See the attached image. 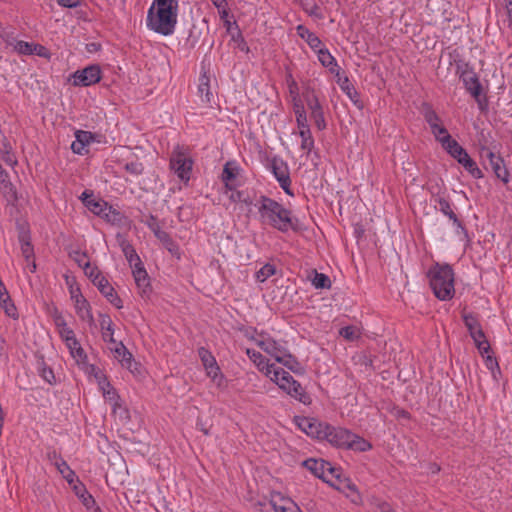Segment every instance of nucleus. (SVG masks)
<instances>
[{"mask_svg":"<svg viewBox=\"0 0 512 512\" xmlns=\"http://www.w3.org/2000/svg\"><path fill=\"white\" fill-rule=\"evenodd\" d=\"M246 355L257 369L269 378L271 382L275 383L279 389L304 405L311 404L312 399L310 395L306 393L301 384L289 372L275 363H270L263 354L253 348H247Z\"/></svg>","mask_w":512,"mask_h":512,"instance_id":"f257e3e1","label":"nucleus"},{"mask_svg":"<svg viewBox=\"0 0 512 512\" xmlns=\"http://www.w3.org/2000/svg\"><path fill=\"white\" fill-rule=\"evenodd\" d=\"M254 209L261 224L271 226L282 233L290 229L295 230L292 212L278 201L260 195L255 199Z\"/></svg>","mask_w":512,"mask_h":512,"instance_id":"f03ea898","label":"nucleus"},{"mask_svg":"<svg viewBox=\"0 0 512 512\" xmlns=\"http://www.w3.org/2000/svg\"><path fill=\"white\" fill-rule=\"evenodd\" d=\"M178 8V0H153L147 11V28L163 36L172 35L177 25Z\"/></svg>","mask_w":512,"mask_h":512,"instance_id":"7ed1b4c3","label":"nucleus"},{"mask_svg":"<svg viewBox=\"0 0 512 512\" xmlns=\"http://www.w3.org/2000/svg\"><path fill=\"white\" fill-rule=\"evenodd\" d=\"M430 287L441 301H449L455 295V274L449 264L435 263L428 272Z\"/></svg>","mask_w":512,"mask_h":512,"instance_id":"20e7f679","label":"nucleus"},{"mask_svg":"<svg viewBox=\"0 0 512 512\" xmlns=\"http://www.w3.org/2000/svg\"><path fill=\"white\" fill-rule=\"evenodd\" d=\"M322 440H326L332 446L357 452H366L372 448L370 442L359 435L354 434L344 427H336L328 423Z\"/></svg>","mask_w":512,"mask_h":512,"instance_id":"39448f33","label":"nucleus"},{"mask_svg":"<svg viewBox=\"0 0 512 512\" xmlns=\"http://www.w3.org/2000/svg\"><path fill=\"white\" fill-rule=\"evenodd\" d=\"M303 466L309 470L314 476L322 479L331 486L340 489V485L345 479L339 469L335 468L330 462L323 459L309 458L303 461Z\"/></svg>","mask_w":512,"mask_h":512,"instance_id":"423d86ee","label":"nucleus"},{"mask_svg":"<svg viewBox=\"0 0 512 512\" xmlns=\"http://www.w3.org/2000/svg\"><path fill=\"white\" fill-rule=\"evenodd\" d=\"M194 161L190 154L183 148L177 146L170 158V168L184 184L191 178Z\"/></svg>","mask_w":512,"mask_h":512,"instance_id":"0eeeda50","label":"nucleus"},{"mask_svg":"<svg viewBox=\"0 0 512 512\" xmlns=\"http://www.w3.org/2000/svg\"><path fill=\"white\" fill-rule=\"evenodd\" d=\"M102 79V71L98 64H91L83 69L73 72L68 81L74 87H89L99 83Z\"/></svg>","mask_w":512,"mask_h":512,"instance_id":"6e6552de","label":"nucleus"},{"mask_svg":"<svg viewBox=\"0 0 512 512\" xmlns=\"http://www.w3.org/2000/svg\"><path fill=\"white\" fill-rule=\"evenodd\" d=\"M463 321L479 353L484 356L486 353L490 352V344L476 317L471 314H465L463 316Z\"/></svg>","mask_w":512,"mask_h":512,"instance_id":"1a4fd4ad","label":"nucleus"},{"mask_svg":"<svg viewBox=\"0 0 512 512\" xmlns=\"http://www.w3.org/2000/svg\"><path fill=\"white\" fill-rule=\"evenodd\" d=\"M270 171L283 191L289 196H294V192L291 189L290 169L287 162L280 157H274L270 162Z\"/></svg>","mask_w":512,"mask_h":512,"instance_id":"9d476101","label":"nucleus"},{"mask_svg":"<svg viewBox=\"0 0 512 512\" xmlns=\"http://www.w3.org/2000/svg\"><path fill=\"white\" fill-rule=\"evenodd\" d=\"M297 427L305 434L319 440L323 439L327 423L322 422L314 417H295Z\"/></svg>","mask_w":512,"mask_h":512,"instance_id":"9b49d317","label":"nucleus"},{"mask_svg":"<svg viewBox=\"0 0 512 512\" xmlns=\"http://www.w3.org/2000/svg\"><path fill=\"white\" fill-rule=\"evenodd\" d=\"M253 342L259 349H261L275 361L285 348L281 342L276 341L270 335L263 333L257 334L253 338Z\"/></svg>","mask_w":512,"mask_h":512,"instance_id":"f8f14e48","label":"nucleus"},{"mask_svg":"<svg viewBox=\"0 0 512 512\" xmlns=\"http://www.w3.org/2000/svg\"><path fill=\"white\" fill-rule=\"evenodd\" d=\"M460 79L467 92L477 101H479V97L482 93V85L477 73L472 68L467 66L462 70Z\"/></svg>","mask_w":512,"mask_h":512,"instance_id":"ddd939ff","label":"nucleus"},{"mask_svg":"<svg viewBox=\"0 0 512 512\" xmlns=\"http://www.w3.org/2000/svg\"><path fill=\"white\" fill-rule=\"evenodd\" d=\"M148 227L154 233L155 237L164 245V247L172 255H176L179 257L180 253L178 245L172 240V238L166 231L161 229V227L156 222L154 217H151L150 221L148 222Z\"/></svg>","mask_w":512,"mask_h":512,"instance_id":"4468645a","label":"nucleus"},{"mask_svg":"<svg viewBox=\"0 0 512 512\" xmlns=\"http://www.w3.org/2000/svg\"><path fill=\"white\" fill-rule=\"evenodd\" d=\"M451 157L454 158L473 178L480 179L483 177L482 171L463 147Z\"/></svg>","mask_w":512,"mask_h":512,"instance_id":"2eb2a0df","label":"nucleus"},{"mask_svg":"<svg viewBox=\"0 0 512 512\" xmlns=\"http://www.w3.org/2000/svg\"><path fill=\"white\" fill-rule=\"evenodd\" d=\"M94 285L98 288L100 293L117 309H121L123 307L122 300L119 298L117 293L115 292L112 285L109 283L108 279L103 275L99 278Z\"/></svg>","mask_w":512,"mask_h":512,"instance_id":"dca6fc26","label":"nucleus"},{"mask_svg":"<svg viewBox=\"0 0 512 512\" xmlns=\"http://www.w3.org/2000/svg\"><path fill=\"white\" fill-rule=\"evenodd\" d=\"M132 275L135 280L136 286L142 297H149L151 293V285L149 276L143 264L132 268Z\"/></svg>","mask_w":512,"mask_h":512,"instance_id":"f3484780","label":"nucleus"},{"mask_svg":"<svg viewBox=\"0 0 512 512\" xmlns=\"http://www.w3.org/2000/svg\"><path fill=\"white\" fill-rule=\"evenodd\" d=\"M269 505L274 512H301L290 498L283 497L281 493H272Z\"/></svg>","mask_w":512,"mask_h":512,"instance_id":"a211bd4d","label":"nucleus"},{"mask_svg":"<svg viewBox=\"0 0 512 512\" xmlns=\"http://www.w3.org/2000/svg\"><path fill=\"white\" fill-rule=\"evenodd\" d=\"M240 168L235 161H228L222 171L221 180L224 183L226 190H234L237 187V177L239 175Z\"/></svg>","mask_w":512,"mask_h":512,"instance_id":"6ab92c4d","label":"nucleus"},{"mask_svg":"<svg viewBox=\"0 0 512 512\" xmlns=\"http://www.w3.org/2000/svg\"><path fill=\"white\" fill-rule=\"evenodd\" d=\"M487 158L490 162L492 170L495 176L500 179L503 183H508L510 180L509 172L504 164V160L501 156L496 155L494 152L489 151Z\"/></svg>","mask_w":512,"mask_h":512,"instance_id":"aec40b11","label":"nucleus"},{"mask_svg":"<svg viewBox=\"0 0 512 512\" xmlns=\"http://www.w3.org/2000/svg\"><path fill=\"white\" fill-rule=\"evenodd\" d=\"M320 64L328 69L334 76H340L341 67L338 65L336 58L324 46L316 52Z\"/></svg>","mask_w":512,"mask_h":512,"instance_id":"412c9836","label":"nucleus"},{"mask_svg":"<svg viewBox=\"0 0 512 512\" xmlns=\"http://www.w3.org/2000/svg\"><path fill=\"white\" fill-rule=\"evenodd\" d=\"M109 349L113 353L114 358L118 360L123 367L131 369L133 362L132 354L127 350L121 341L110 343Z\"/></svg>","mask_w":512,"mask_h":512,"instance_id":"4be33fe9","label":"nucleus"},{"mask_svg":"<svg viewBox=\"0 0 512 512\" xmlns=\"http://www.w3.org/2000/svg\"><path fill=\"white\" fill-rule=\"evenodd\" d=\"M296 33L315 53L325 46L314 32L302 24L296 26Z\"/></svg>","mask_w":512,"mask_h":512,"instance_id":"5701e85b","label":"nucleus"},{"mask_svg":"<svg viewBox=\"0 0 512 512\" xmlns=\"http://www.w3.org/2000/svg\"><path fill=\"white\" fill-rule=\"evenodd\" d=\"M93 138V134L89 131H76L75 140L71 144L72 151L78 155L85 154L87 152V147L93 141Z\"/></svg>","mask_w":512,"mask_h":512,"instance_id":"b1692460","label":"nucleus"},{"mask_svg":"<svg viewBox=\"0 0 512 512\" xmlns=\"http://www.w3.org/2000/svg\"><path fill=\"white\" fill-rule=\"evenodd\" d=\"M80 199L85 207L97 216H100L101 213L105 211L106 205L108 204L104 200L96 199L93 194L89 193L87 190L81 194Z\"/></svg>","mask_w":512,"mask_h":512,"instance_id":"393cba45","label":"nucleus"},{"mask_svg":"<svg viewBox=\"0 0 512 512\" xmlns=\"http://www.w3.org/2000/svg\"><path fill=\"white\" fill-rule=\"evenodd\" d=\"M231 194L229 195V200L233 203H241L243 204L248 212H252V207L254 208V202L257 197H253L250 192L245 190H229Z\"/></svg>","mask_w":512,"mask_h":512,"instance_id":"a878e982","label":"nucleus"},{"mask_svg":"<svg viewBox=\"0 0 512 512\" xmlns=\"http://www.w3.org/2000/svg\"><path fill=\"white\" fill-rule=\"evenodd\" d=\"M73 492L81 501V503L87 508L91 509L95 506V500L93 496L87 491L85 485L78 480L71 486Z\"/></svg>","mask_w":512,"mask_h":512,"instance_id":"bb28decb","label":"nucleus"},{"mask_svg":"<svg viewBox=\"0 0 512 512\" xmlns=\"http://www.w3.org/2000/svg\"><path fill=\"white\" fill-rule=\"evenodd\" d=\"M53 463L57 471L70 486L79 480L75 472L70 468L68 463L62 457H56Z\"/></svg>","mask_w":512,"mask_h":512,"instance_id":"cd10ccee","label":"nucleus"},{"mask_svg":"<svg viewBox=\"0 0 512 512\" xmlns=\"http://www.w3.org/2000/svg\"><path fill=\"white\" fill-rule=\"evenodd\" d=\"M66 347L69 350L71 357L75 360L78 366L86 365L87 354L81 347L77 338L66 344Z\"/></svg>","mask_w":512,"mask_h":512,"instance_id":"c85d7f7f","label":"nucleus"},{"mask_svg":"<svg viewBox=\"0 0 512 512\" xmlns=\"http://www.w3.org/2000/svg\"><path fill=\"white\" fill-rule=\"evenodd\" d=\"M0 189L9 201H15L17 199L16 189L10 181L9 174L5 170L0 172Z\"/></svg>","mask_w":512,"mask_h":512,"instance_id":"c756f323","label":"nucleus"},{"mask_svg":"<svg viewBox=\"0 0 512 512\" xmlns=\"http://www.w3.org/2000/svg\"><path fill=\"white\" fill-rule=\"evenodd\" d=\"M104 398L113 406L117 405L118 396L115 389L111 386L105 375L99 374V382L97 383Z\"/></svg>","mask_w":512,"mask_h":512,"instance_id":"7c9ffc66","label":"nucleus"},{"mask_svg":"<svg viewBox=\"0 0 512 512\" xmlns=\"http://www.w3.org/2000/svg\"><path fill=\"white\" fill-rule=\"evenodd\" d=\"M422 114L425 122L428 124L430 132L443 125V120L437 112L428 104L423 106Z\"/></svg>","mask_w":512,"mask_h":512,"instance_id":"2f4dec72","label":"nucleus"},{"mask_svg":"<svg viewBox=\"0 0 512 512\" xmlns=\"http://www.w3.org/2000/svg\"><path fill=\"white\" fill-rule=\"evenodd\" d=\"M198 94L202 102L211 103L213 94L210 90V78L206 73L201 74L199 77Z\"/></svg>","mask_w":512,"mask_h":512,"instance_id":"473e14b6","label":"nucleus"},{"mask_svg":"<svg viewBox=\"0 0 512 512\" xmlns=\"http://www.w3.org/2000/svg\"><path fill=\"white\" fill-rule=\"evenodd\" d=\"M100 328L102 338L108 344L115 343L114 339V325L113 322L108 315H102L100 318Z\"/></svg>","mask_w":512,"mask_h":512,"instance_id":"72a5a7b5","label":"nucleus"},{"mask_svg":"<svg viewBox=\"0 0 512 512\" xmlns=\"http://www.w3.org/2000/svg\"><path fill=\"white\" fill-rule=\"evenodd\" d=\"M5 42L8 46L12 47L14 51L21 55H32V43L26 42L22 40H17L16 38L7 35Z\"/></svg>","mask_w":512,"mask_h":512,"instance_id":"f704fd0d","label":"nucleus"},{"mask_svg":"<svg viewBox=\"0 0 512 512\" xmlns=\"http://www.w3.org/2000/svg\"><path fill=\"white\" fill-rule=\"evenodd\" d=\"M77 315L83 321L91 322L93 316L91 313L90 305L85 298L78 299L73 302Z\"/></svg>","mask_w":512,"mask_h":512,"instance_id":"c9c22d12","label":"nucleus"},{"mask_svg":"<svg viewBox=\"0 0 512 512\" xmlns=\"http://www.w3.org/2000/svg\"><path fill=\"white\" fill-rule=\"evenodd\" d=\"M21 251L26 260V266L31 273L35 272L36 264L34 261L33 247L28 240L21 241Z\"/></svg>","mask_w":512,"mask_h":512,"instance_id":"e433bc0d","label":"nucleus"},{"mask_svg":"<svg viewBox=\"0 0 512 512\" xmlns=\"http://www.w3.org/2000/svg\"><path fill=\"white\" fill-rule=\"evenodd\" d=\"M276 362L278 364H282L293 372H296L299 368L298 361L288 352L286 348H284L281 354L277 357Z\"/></svg>","mask_w":512,"mask_h":512,"instance_id":"4c0bfd02","label":"nucleus"},{"mask_svg":"<svg viewBox=\"0 0 512 512\" xmlns=\"http://www.w3.org/2000/svg\"><path fill=\"white\" fill-rule=\"evenodd\" d=\"M439 210L441 213H443L445 216L449 217L450 220H452L454 226H460V220L458 219L457 215L453 212L451 204L448 200L441 198L438 201Z\"/></svg>","mask_w":512,"mask_h":512,"instance_id":"58836bf2","label":"nucleus"},{"mask_svg":"<svg viewBox=\"0 0 512 512\" xmlns=\"http://www.w3.org/2000/svg\"><path fill=\"white\" fill-rule=\"evenodd\" d=\"M311 284L316 289H328L331 287V280L326 274L314 271Z\"/></svg>","mask_w":512,"mask_h":512,"instance_id":"ea45409f","label":"nucleus"},{"mask_svg":"<svg viewBox=\"0 0 512 512\" xmlns=\"http://www.w3.org/2000/svg\"><path fill=\"white\" fill-rule=\"evenodd\" d=\"M206 371L207 376L212 380V382L220 387L223 385L224 382V376L220 371V368L217 363L210 365L206 368H204Z\"/></svg>","mask_w":512,"mask_h":512,"instance_id":"a19ab883","label":"nucleus"},{"mask_svg":"<svg viewBox=\"0 0 512 512\" xmlns=\"http://www.w3.org/2000/svg\"><path fill=\"white\" fill-rule=\"evenodd\" d=\"M100 217L112 224H119L122 221V214L110 205H106V209L101 213Z\"/></svg>","mask_w":512,"mask_h":512,"instance_id":"79ce46f5","label":"nucleus"},{"mask_svg":"<svg viewBox=\"0 0 512 512\" xmlns=\"http://www.w3.org/2000/svg\"><path fill=\"white\" fill-rule=\"evenodd\" d=\"M301 138V149L306 153H310L314 147V139L311 134V130L298 131Z\"/></svg>","mask_w":512,"mask_h":512,"instance_id":"37998d69","label":"nucleus"},{"mask_svg":"<svg viewBox=\"0 0 512 512\" xmlns=\"http://www.w3.org/2000/svg\"><path fill=\"white\" fill-rule=\"evenodd\" d=\"M431 133L435 140L441 145V147H443L448 141L452 139V136L444 124L432 130Z\"/></svg>","mask_w":512,"mask_h":512,"instance_id":"c03bdc74","label":"nucleus"},{"mask_svg":"<svg viewBox=\"0 0 512 512\" xmlns=\"http://www.w3.org/2000/svg\"><path fill=\"white\" fill-rule=\"evenodd\" d=\"M123 253L129 265L131 266V269L135 266L143 264L135 249L131 245H125L123 247Z\"/></svg>","mask_w":512,"mask_h":512,"instance_id":"a18cd8bd","label":"nucleus"},{"mask_svg":"<svg viewBox=\"0 0 512 512\" xmlns=\"http://www.w3.org/2000/svg\"><path fill=\"white\" fill-rule=\"evenodd\" d=\"M293 86L294 87H292V86L290 87V94H291V97H292L293 112H294L295 115H298V113H301V114L302 113H306L303 101L301 100L298 92L294 90V88L296 89L295 83H293Z\"/></svg>","mask_w":512,"mask_h":512,"instance_id":"49530a36","label":"nucleus"},{"mask_svg":"<svg viewBox=\"0 0 512 512\" xmlns=\"http://www.w3.org/2000/svg\"><path fill=\"white\" fill-rule=\"evenodd\" d=\"M337 77V83L341 87V89L348 95V97L357 104V100L355 97L357 96V92L351 87L349 80L346 76H336Z\"/></svg>","mask_w":512,"mask_h":512,"instance_id":"de8ad7c7","label":"nucleus"},{"mask_svg":"<svg viewBox=\"0 0 512 512\" xmlns=\"http://www.w3.org/2000/svg\"><path fill=\"white\" fill-rule=\"evenodd\" d=\"M339 334H340V336H342L344 339H346L348 341H354V340H357L358 338H360L361 331L358 327L351 325V326L342 327L339 330Z\"/></svg>","mask_w":512,"mask_h":512,"instance_id":"09e8293b","label":"nucleus"},{"mask_svg":"<svg viewBox=\"0 0 512 512\" xmlns=\"http://www.w3.org/2000/svg\"><path fill=\"white\" fill-rule=\"evenodd\" d=\"M276 272L275 266L272 264H265L256 272V280L259 282H264L271 276H273Z\"/></svg>","mask_w":512,"mask_h":512,"instance_id":"8fccbe9b","label":"nucleus"},{"mask_svg":"<svg viewBox=\"0 0 512 512\" xmlns=\"http://www.w3.org/2000/svg\"><path fill=\"white\" fill-rule=\"evenodd\" d=\"M1 308L4 310L5 314L13 319H16L18 317L16 306L14 305L13 301L10 298V295L7 299H4V301L0 302Z\"/></svg>","mask_w":512,"mask_h":512,"instance_id":"3c124183","label":"nucleus"},{"mask_svg":"<svg viewBox=\"0 0 512 512\" xmlns=\"http://www.w3.org/2000/svg\"><path fill=\"white\" fill-rule=\"evenodd\" d=\"M198 356H199L204 368L217 363L216 359L212 355V353L204 347H201L198 349Z\"/></svg>","mask_w":512,"mask_h":512,"instance_id":"603ef678","label":"nucleus"},{"mask_svg":"<svg viewBox=\"0 0 512 512\" xmlns=\"http://www.w3.org/2000/svg\"><path fill=\"white\" fill-rule=\"evenodd\" d=\"M484 363H485V366L486 368L491 371L493 377L495 378L496 377V374L500 372V368H499V364H498V361L496 360L495 357H493L492 355L488 353H486L484 356Z\"/></svg>","mask_w":512,"mask_h":512,"instance_id":"864d4df0","label":"nucleus"},{"mask_svg":"<svg viewBox=\"0 0 512 512\" xmlns=\"http://www.w3.org/2000/svg\"><path fill=\"white\" fill-rule=\"evenodd\" d=\"M84 274L92 281L94 284L99 278L103 276L97 266L90 264H86V267L83 268Z\"/></svg>","mask_w":512,"mask_h":512,"instance_id":"5fc2aeb1","label":"nucleus"},{"mask_svg":"<svg viewBox=\"0 0 512 512\" xmlns=\"http://www.w3.org/2000/svg\"><path fill=\"white\" fill-rule=\"evenodd\" d=\"M2 160L10 167H14L17 164L16 157L10 152V146H6V151L0 152Z\"/></svg>","mask_w":512,"mask_h":512,"instance_id":"6e6d98bb","label":"nucleus"},{"mask_svg":"<svg viewBox=\"0 0 512 512\" xmlns=\"http://www.w3.org/2000/svg\"><path fill=\"white\" fill-rule=\"evenodd\" d=\"M311 118L314 120L315 125L319 130H324L326 128L323 110L312 113Z\"/></svg>","mask_w":512,"mask_h":512,"instance_id":"4d7b16f0","label":"nucleus"},{"mask_svg":"<svg viewBox=\"0 0 512 512\" xmlns=\"http://www.w3.org/2000/svg\"><path fill=\"white\" fill-rule=\"evenodd\" d=\"M79 367L84 369L87 374L93 376L97 383L99 382V374L104 375L98 367H96L94 365H89L87 361H86L85 366H79Z\"/></svg>","mask_w":512,"mask_h":512,"instance_id":"13d9d810","label":"nucleus"},{"mask_svg":"<svg viewBox=\"0 0 512 512\" xmlns=\"http://www.w3.org/2000/svg\"><path fill=\"white\" fill-rule=\"evenodd\" d=\"M307 106L310 110V113L318 112L323 110L321 104L316 96H311L306 99Z\"/></svg>","mask_w":512,"mask_h":512,"instance_id":"bf43d9fd","label":"nucleus"},{"mask_svg":"<svg viewBox=\"0 0 512 512\" xmlns=\"http://www.w3.org/2000/svg\"><path fill=\"white\" fill-rule=\"evenodd\" d=\"M295 117H296V124H297L299 131L310 129L306 113H302V114L298 113V115H295Z\"/></svg>","mask_w":512,"mask_h":512,"instance_id":"052dcab7","label":"nucleus"},{"mask_svg":"<svg viewBox=\"0 0 512 512\" xmlns=\"http://www.w3.org/2000/svg\"><path fill=\"white\" fill-rule=\"evenodd\" d=\"M446 152L447 154H449L450 156L454 155L459 149L462 148V146L455 140V139H451L450 141H448L443 147H442Z\"/></svg>","mask_w":512,"mask_h":512,"instance_id":"680f3d73","label":"nucleus"},{"mask_svg":"<svg viewBox=\"0 0 512 512\" xmlns=\"http://www.w3.org/2000/svg\"><path fill=\"white\" fill-rule=\"evenodd\" d=\"M125 169L131 175L138 176L142 173L143 166L138 162H130L125 165Z\"/></svg>","mask_w":512,"mask_h":512,"instance_id":"e2e57ef3","label":"nucleus"},{"mask_svg":"<svg viewBox=\"0 0 512 512\" xmlns=\"http://www.w3.org/2000/svg\"><path fill=\"white\" fill-rule=\"evenodd\" d=\"M58 333L61 340L65 343V345L76 339L75 333L70 327H68L67 329H63Z\"/></svg>","mask_w":512,"mask_h":512,"instance_id":"0e129e2a","label":"nucleus"},{"mask_svg":"<svg viewBox=\"0 0 512 512\" xmlns=\"http://www.w3.org/2000/svg\"><path fill=\"white\" fill-rule=\"evenodd\" d=\"M41 377L49 384L55 383V375L52 369L48 367H43L40 371Z\"/></svg>","mask_w":512,"mask_h":512,"instance_id":"69168bd1","label":"nucleus"},{"mask_svg":"<svg viewBox=\"0 0 512 512\" xmlns=\"http://www.w3.org/2000/svg\"><path fill=\"white\" fill-rule=\"evenodd\" d=\"M32 55H37L40 57L48 58L49 52L46 47L32 43Z\"/></svg>","mask_w":512,"mask_h":512,"instance_id":"338daca9","label":"nucleus"},{"mask_svg":"<svg viewBox=\"0 0 512 512\" xmlns=\"http://www.w3.org/2000/svg\"><path fill=\"white\" fill-rule=\"evenodd\" d=\"M74 260L78 264L79 267L82 269L86 267V264H90L87 255L85 253L81 252H75L74 253Z\"/></svg>","mask_w":512,"mask_h":512,"instance_id":"774afa93","label":"nucleus"}]
</instances>
